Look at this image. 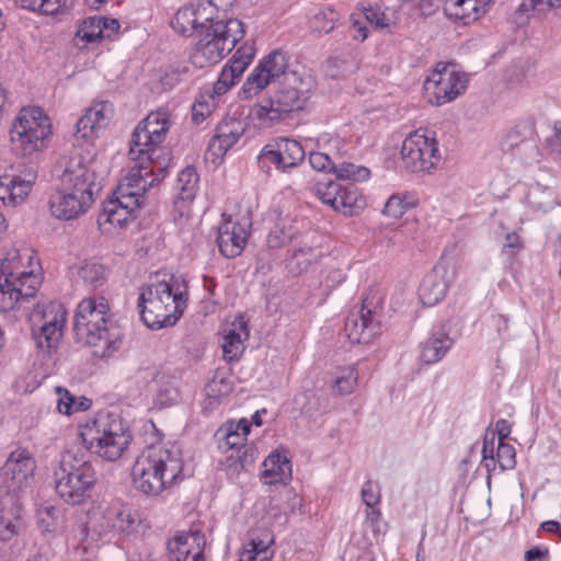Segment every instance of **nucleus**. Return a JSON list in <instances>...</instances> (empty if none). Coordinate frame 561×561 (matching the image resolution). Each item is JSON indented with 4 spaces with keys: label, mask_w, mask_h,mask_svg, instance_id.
I'll return each instance as SVG.
<instances>
[{
    "label": "nucleus",
    "mask_w": 561,
    "mask_h": 561,
    "mask_svg": "<svg viewBox=\"0 0 561 561\" xmlns=\"http://www.w3.org/2000/svg\"><path fill=\"white\" fill-rule=\"evenodd\" d=\"M27 176L18 174L0 175V199L3 205L15 207L26 199L35 180L33 174H27Z\"/></svg>",
    "instance_id": "b1692460"
},
{
    "label": "nucleus",
    "mask_w": 561,
    "mask_h": 561,
    "mask_svg": "<svg viewBox=\"0 0 561 561\" xmlns=\"http://www.w3.org/2000/svg\"><path fill=\"white\" fill-rule=\"evenodd\" d=\"M295 231L291 225L278 222L267 236V245L272 249H278L289 243L294 238Z\"/></svg>",
    "instance_id": "79ce46f5"
},
{
    "label": "nucleus",
    "mask_w": 561,
    "mask_h": 561,
    "mask_svg": "<svg viewBox=\"0 0 561 561\" xmlns=\"http://www.w3.org/2000/svg\"><path fill=\"white\" fill-rule=\"evenodd\" d=\"M21 505L13 496L0 502V540L11 539L21 526Z\"/></svg>",
    "instance_id": "7c9ffc66"
},
{
    "label": "nucleus",
    "mask_w": 561,
    "mask_h": 561,
    "mask_svg": "<svg viewBox=\"0 0 561 561\" xmlns=\"http://www.w3.org/2000/svg\"><path fill=\"white\" fill-rule=\"evenodd\" d=\"M51 134L50 118L37 106L23 107L10 130L13 150L22 157L44 150Z\"/></svg>",
    "instance_id": "9b49d317"
},
{
    "label": "nucleus",
    "mask_w": 561,
    "mask_h": 561,
    "mask_svg": "<svg viewBox=\"0 0 561 561\" xmlns=\"http://www.w3.org/2000/svg\"><path fill=\"white\" fill-rule=\"evenodd\" d=\"M33 339L37 348L50 353L56 350L66 323V310L57 301L38 306L31 316Z\"/></svg>",
    "instance_id": "f8f14e48"
},
{
    "label": "nucleus",
    "mask_w": 561,
    "mask_h": 561,
    "mask_svg": "<svg viewBox=\"0 0 561 561\" xmlns=\"http://www.w3.org/2000/svg\"><path fill=\"white\" fill-rule=\"evenodd\" d=\"M358 202L362 201L358 199L357 192L354 186L343 187L337 201H335L334 209L343 213L344 215L353 216L357 209L360 208Z\"/></svg>",
    "instance_id": "a19ab883"
},
{
    "label": "nucleus",
    "mask_w": 561,
    "mask_h": 561,
    "mask_svg": "<svg viewBox=\"0 0 561 561\" xmlns=\"http://www.w3.org/2000/svg\"><path fill=\"white\" fill-rule=\"evenodd\" d=\"M225 445L230 448V449H233V448H238L240 449L241 447L244 446V442L247 440V436L244 435V433H237V432H232V430H229V428H225Z\"/></svg>",
    "instance_id": "bf43d9fd"
},
{
    "label": "nucleus",
    "mask_w": 561,
    "mask_h": 561,
    "mask_svg": "<svg viewBox=\"0 0 561 561\" xmlns=\"http://www.w3.org/2000/svg\"><path fill=\"white\" fill-rule=\"evenodd\" d=\"M183 72L180 69L167 70L160 79V82L164 89H172L176 83L181 81Z\"/></svg>",
    "instance_id": "680f3d73"
},
{
    "label": "nucleus",
    "mask_w": 561,
    "mask_h": 561,
    "mask_svg": "<svg viewBox=\"0 0 561 561\" xmlns=\"http://www.w3.org/2000/svg\"><path fill=\"white\" fill-rule=\"evenodd\" d=\"M358 374L355 367L345 366L336 369L334 388L340 394H350L357 385Z\"/></svg>",
    "instance_id": "ea45409f"
},
{
    "label": "nucleus",
    "mask_w": 561,
    "mask_h": 561,
    "mask_svg": "<svg viewBox=\"0 0 561 561\" xmlns=\"http://www.w3.org/2000/svg\"><path fill=\"white\" fill-rule=\"evenodd\" d=\"M23 9L39 11L43 14H55L60 9V0H16Z\"/></svg>",
    "instance_id": "09e8293b"
},
{
    "label": "nucleus",
    "mask_w": 561,
    "mask_h": 561,
    "mask_svg": "<svg viewBox=\"0 0 561 561\" xmlns=\"http://www.w3.org/2000/svg\"><path fill=\"white\" fill-rule=\"evenodd\" d=\"M32 260V251L24 245L12 244L0 252V312L13 310L36 294L41 279L25 264Z\"/></svg>",
    "instance_id": "7ed1b4c3"
},
{
    "label": "nucleus",
    "mask_w": 561,
    "mask_h": 561,
    "mask_svg": "<svg viewBox=\"0 0 561 561\" xmlns=\"http://www.w3.org/2000/svg\"><path fill=\"white\" fill-rule=\"evenodd\" d=\"M491 0H445L444 12L449 20L469 24L485 13Z\"/></svg>",
    "instance_id": "bb28decb"
},
{
    "label": "nucleus",
    "mask_w": 561,
    "mask_h": 561,
    "mask_svg": "<svg viewBox=\"0 0 561 561\" xmlns=\"http://www.w3.org/2000/svg\"><path fill=\"white\" fill-rule=\"evenodd\" d=\"M344 332L351 343L367 344L381 333V324L376 313L363 305L358 311L347 316Z\"/></svg>",
    "instance_id": "412c9836"
},
{
    "label": "nucleus",
    "mask_w": 561,
    "mask_h": 561,
    "mask_svg": "<svg viewBox=\"0 0 561 561\" xmlns=\"http://www.w3.org/2000/svg\"><path fill=\"white\" fill-rule=\"evenodd\" d=\"M548 556H549L548 549H541V548L535 547L526 552L525 560L526 561H545L548 559Z\"/></svg>",
    "instance_id": "69168bd1"
},
{
    "label": "nucleus",
    "mask_w": 561,
    "mask_h": 561,
    "mask_svg": "<svg viewBox=\"0 0 561 561\" xmlns=\"http://www.w3.org/2000/svg\"><path fill=\"white\" fill-rule=\"evenodd\" d=\"M197 183L198 176L193 167H186L179 173L176 187L181 201L191 202L194 199L197 192Z\"/></svg>",
    "instance_id": "c9c22d12"
},
{
    "label": "nucleus",
    "mask_w": 561,
    "mask_h": 561,
    "mask_svg": "<svg viewBox=\"0 0 561 561\" xmlns=\"http://www.w3.org/2000/svg\"><path fill=\"white\" fill-rule=\"evenodd\" d=\"M36 469L34 458L25 450L11 453L0 470V479L7 493H16L30 484Z\"/></svg>",
    "instance_id": "6ab92c4d"
},
{
    "label": "nucleus",
    "mask_w": 561,
    "mask_h": 561,
    "mask_svg": "<svg viewBox=\"0 0 561 561\" xmlns=\"http://www.w3.org/2000/svg\"><path fill=\"white\" fill-rule=\"evenodd\" d=\"M401 157L411 172H430L440 160L437 140L421 129L410 133L402 142Z\"/></svg>",
    "instance_id": "4468645a"
},
{
    "label": "nucleus",
    "mask_w": 561,
    "mask_h": 561,
    "mask_svg": "<svg viewBox=\"0 0 561 561\" xmlns=\"http://www.w3.org/2000/svg\"><path fill=\"white\" fill-rule=\"evenodd\" d=\"M449 287L445 266H435L426 274L419 288V297L424 306H434L446 295Z\"/></svg>",
    "instance_id": "a878e982"
},
{
    "label": "nucleus",
    "mask_w": 561,
    "mask_h": 561,
    "mask_svg": "<svg viewBox=\"0 0 561 561\" xmlns=\"http://www.w3.org/2000/svg\"><path fill=\"white\" fill-rule=\"evenodd\" d=\"M244 64L230 60L221 70L218 79L224 83L226 82L230 87H233L234 83L240 79L242 73L244 72Z\"/></svg>",
    "instance_id": "603ef678"
},
{
    "label": "nucleus",
    "mask_w": 561,
    "mask_h": 561,
    "mask_svg": "<svg viewBox=\"0 0 561 561\" xmlns=\"http://www.w3.org/2000/svg\"><path fill=\"white\" fill-rule=\"evenodd\" d=\"M55 490L67 504L80 505L90 496L96 483L93 463L80 450H67L54 471Z\"/></svg>",
    "instance_id": "0eeeda50"
},
{
    "label": "nucleus",
    "mask_w": 561,
    "mask_h": 561,
    "mask_svg": "<svg viewBox=\"0 0 561 561\" xmlns=\"http://www.w3.org/2000/svg\"><path fill=\"white\" fill-rule=\"evenodd\" d=\"M216 14L217 5L211 0H201L181 8L171 25L179 34L197 36L217 18Z\"/></svg>",
    "instance_id": "f3484780"
},
{
    "label": "nucleus",
    "mask_w": 561,
    "mask_h": 561,
    "mask_svg": "<svg viewBox=\"0 0 561 561\" xmlns=\"http://www.w3.org/2000/svg\"><path fill=\"white\" fill-rule=\"evenodd\" d=\"M305 150L299 141L277 137L271 139L257 156L261 167L274 165L280 172H288L305 160Z\"/></svg>",
    "instance_id": "2eb2a0df"
},
{
    "label": "nucleus",
    "mask_w": 561,
    "mask_h": 561,
    "mask_svg": "<svg viewBox=\"0 0 561 561\" xmlns=\"http://www.w3.org/2000/svg\"><path fill=\"white\" fill-rule=\"evenodd\" d=\"M113 116V105L107 101L92 104L77 122L76 138L91 140L99 129L105 127Z\"/></svg>",
    "instance_id": "5701e85b"
},
{
    "label": "nucleus",
    "mask_w": 561,
    "mask_h": 561,
    "mask_svg": "<svg viewBox=\"0 0 561 561\" xmlns=\"http://www.w3.org/2000/svg\"><path fill=\"white\" fill-rule=\"evenodd\" d=\"M333 172L336 174L337 179L352 181H364L370 175L369 169L351 162H343L340 165H335Z\"/></svg>",
    "instance_id": "37998d69"
},
{
    "label": "nucleus",
    "mask_w": 561,
    "mask_h": 561,
    "mask_svg": "<svg viewBox=\"0 0 561 561\" xmlns=\"http://www.w3.org/2000/svg\"><path fill=\"white\" fill-rule=\"evenodd\" d=\"M75 399L66 391V398H60L58 401L57 409L60 413L70 415L73 412Z\"/></svg>",
    "instance_id": "338daca9"
},
{
    "label": "nucleus",
    "mask_w": 561,
    "mask_h": 561,
    "mask_svg": "<svg viewBox=\"0 0 561 561\" xmlns=\"http://www.w3.org/2000/svg\"><path fill=\"white\" fill-rule=\"evenodd\" d=\"M262 479L265 484L286 483L291 479V465L285 455L272 453L263 462Z\"/></svg>",
    "instance_id": "2f4dec72"
},
{
    "label": "nucleus",
    "mask_w": 561,
    "mask_h": 561,
    "mask_svg": "<svg viewBox=\"0 0 561 561\" xmlns=\"http://www.w3.org/2000/svg\"><path fill=\"white\" fill-rule=\"evenodd\" d=\"M411 207H413V204L407 201V196L393 194L385 204L383 214L393 218H399Z\"/></svg>",
    "instance_id": "49530a36"
},
{
    "label": "nucleus",
    "mask_w": 561,
    "mask_h": 561,
    "mask_svg": "<svg viewBox=\"0 0 561 561\" xmlns=\"http://www.w3.org/2000/svg\"><path fill=\"white\" fill-rule=\"evenodd\" d=\"M102 26V37H110L112 33H115L119 28V22L116 19L99 18Z\"/></svg>",
    "instance_id": "0e129e2a"
},
{
    "label": "nucleus",
    "mask_w": 561,
    "mask_h": 561,
    "mask_svg": "<svg viewBox=\"0 0 561 561\" xmlns=\"http://www.w3.org/2000/svg\"><path fill=\"white\" fill-rule=\"evenodd\" d=\"M453 345V340L443 331L434 332L422 346L421 358L425 364L439 362Z\"/></svg>",
    "instance_id": "f704fd0d"
},
{
    "label": "nucleus",
    "mask_w": 561,
    "mask_h": 561,
    "mask_svg": "<svg viewBox=\"0 0 561 561\" xmlns=\"http://www.w3.org/2000/svg\"><path fill=\"white\" fill-rule=\"evenodd\" d=\"M80 437L88 450L108 461L119 459L131 440L125 421L113 413L88 421L81 426Z\"/></svg>",
    "instance_id": "6e6552de"
},
{
    "label": "nucleus",
    "mask_w": 561,
    "mask_h": 561,
    "mask_svg": "<svg viewBox=\"0 0 561 561\" xmlns=\"http://www.w3.org/2000/svg\"><path fill=\"white\" fill-rule=\"evenodd\" d=\"M274 538L270 531L264 530L261 535L252 533L248 543L244 545L239 561H271L273 551L271 546Z\"/></svg>",
    "instance_id": "473e14b6"
},
{
    "label": "nucleus",
    "mask_w": 561,
    "mask_h": 561,
    "mask_svg": "<svg viewBox=\"0 0 561 561\" xmlns=\"http://www.w3.org/2000/svg\"><path fill=\"white\" fill-rule=\"evenodd\" d=\"M321 257V251L318 248L311 245L300 247L294 250L290 265L291 270L296 273L306 271L312 263L318 262Z\"/></svg>",
    "instance_id": "4c0bfd02"
},
{
    "label": "nucleus",
    "mask_w": 561,
    "mask_h": 561,
    "mask_svg": "<svg viewBox=\"0 0 561 561\" xmlns=\"http://www.w3.org/2000/svg\"><path fill=\"white\" fill-rule=\"evenodd\" d=\"M230 390V383L224 377L218 376H215L205 388L206 396L215 401L227 396Z\"/></svg>",
    "instance_id": "3c124183"
},
{
    "label": "nucleus",
    "mask_w": 561,
    "mask_h": 561,
    "mask_svg": "<svg viewBox=\"0 0 561 561\" xmlns=\"http://www.w3.org/2000/svg\"><path fill=\"white\" fill-rule=\"evenodd\" d=\"M524 248L520 237L515 232H510L505 236V243L503 244L502 252L514 259V256Z\"/></svg>",
    "instance_id": "13d9d810"
},
{
    "label": "nucleus",
    "mask_w": 561,
    "mask_h": 561,
    "mask_svg": "<svg viewBox=\"0 0 561 561\" xmlns=\"http://www.w3.org/2000/svg\"><path fill=\"white\" fill-rule=\"evenodd\" d=\"M302 67L290 68L287 53L276 49L265 56L249 75L242 87L244 98L249 99L270 84H275L289 73L301 72Z\"/></svg>",
    "instance_id": "ddd939ff"
},
{
    "label": "nucleus",
    "mask_w": 561,
    "mask_h": 561,
    "mask_svg": "<svg viewBox=\"0 0 561 561\" xmlns=\"http://www.w3.org/2000/svg\"><path fill=\"white\" fill-rule=\"evenodd\" d=\"M105 270L103 265L94 262L83 263L79 271V277L87 284L98 287L104 278Z\"/></svg>",
    "instance_id": "c03bdc74"
},
{
    "label": "nucleus",
    "mask_w": 561,
    "mask_h": 561,
    "mask_svg": "<svg viewBox=\"0 0 561 561\" xmlns=\"http://www.w3.org/2000/svg\"><path fill=\"white\" fill-rule=\"evenodd\" d=\"M180 396L175 387L171 385H163L157 391L156 403L160 407H170L178 402Z\"/></svg>",
    "instance_id": "864d4df0"
},
{
    "label": "nucleus",
    "mask_w": 561,
    "mask_h": 561,
    "mask_svg": "<svg viewBox=\"0 0 561 561\" xmlns=\"http://www.w3.org/2000/svg\"><path fill=\"white\" fill-rule=\"evenodd\" d=\"M342 188L343 186L340 183L327 178L317 179L312 186L314 194L333 209L335 207V201H337Z\"/></svg>",
    "instance_id": "e433bc0d"
},
{
    "label": "nucleus",
    "mask_w": 561,
    "mask_h": 561,
    "mask_svg": "<svg viewBox=\"0 0 561 561\" xmlns=\"http://www.w3.org/2000/svg\"><path fill=\"white\" fill-rule=\"evenodd\" d=\"M561 8V0H524L516 10L518 16L526 15L534 12H546L549 9Z\"/></svg>",
    "instance_id": "a18cd8bd"
},
{
    "label": "nucleus",
    "mask_w": 561,
    "mask_h": 561,
    "mask_svg": "<svg viewBox=\"0 0 561 561\" xmlns=\"http://www.w3.org/2000/svg\"><path fill=\"white\" fill-rule=\"evenodd\" d=\"M364 14H365L366 20L369 23L375 24L378 27L389 28L392 24L391 19L385 12L380 11L379 9H376V8L366 9Z\"/></svg>",
    "instance_id": "4d7b16f0"
},
{
    "label": "nucleus",
    "mask_w": 561,
    "mask_h": 561,
    "mask_svg": "<svg viewBox=\"0 0 561 561\" xmlns=\"http://www.w3.org/2000/svg\"><path fill=\"white\" fill-rule=\"evenodd\" d=\"M495 456L501 471L513 469L516 465L515 448L511 444L499 442Z\"/></svg>",
    "instance_id": "de8ad7c7"
},
{
    "label": "nucleus",
    "mask_w": 561,
    "mask_h": 561,
    "mask_svg": "<svg viewBox=\"0 0 561 561\" xmlns=\"http://www.w3.org/2000/svg\"><path fill=\"white\" fill-rule=\"evenodd\" d=\"M249 334L247 321L242 316H239L222 337L224 357L228 360L239 358L244 350L243 342L249 337Z\"/></svg>",
    "instance_id": "cd10ccee"
},
{
    "label": "nucleus",
    "mask_w": 561,
    "mask_h": 561,
    "mask_svg": "<svg viewBox=\"0 0 561 561\" xmlns=\"http://www.w3.org/2000/svg\"><path fill=\"white\" fill-rule=\"evenodd\" d=\"M362 500L367 507L377 506L380 502V491L378 485L371 481L365 482L362 488Z\"/></svg>",
    "instance_id": "6e6d98bb"
},
{
    "label": "nucleus",
    "mask_w": 561,
    "mask_h": 561,
    "mask_svg": "<svg viewBox=\"0 0 561 561\" xmlns=\"http://www.w3.org/2000/svg\"><path fill=\"white\" fill-rule=\"evenodd\" d=\"M186 286L174 277L148 285L138 298L141 320L153 330L174 325L186 306Z\"/></svg>",
    "instance_id": "423d86ee"
},
{
    "label": "nucleus",
    "mask_w": 561,
    "mask_h": 561,
    "mask_svg": "<svg viewBox=\"0 0 561 561\" xmlns=\"http://www.w3.org/2000/svg\"><path fill=\"white\" fill-rule=\"evenodd\" d=\"M73 330L78 341L91 346L96 357H108L121 347L123 334L113 322L104 297H88L79 302Z\"/></svg>",
    "instance_id": "f257e3e1"
},
{
    "label": "nucleus",
    "mask_w": 561,
    "mask_h": 561,
    "mask_svg": "<svg viewBox=\"0 0 561 561\" xmlns=\"http://www.w3.org/2000/svg\"><path fill=\"white\" fill-rule=\"evenodd\" d=\"M206 541L201 531L181 533L168 541L170 560L204 552Z\"/></svg>",
    "instance_id": "c85d7f7f"
},
{
    "label": "nucleus",
    "mask_w": 561,
    "mask_h": 561,
    "mask_svg": "<svg viewBox=\"0 0 561 561\" xmlns=\"http://www.w3.org/2000/svg\"><path fill=\"white\" fill-rule=\"evenodd\" d=\"M309 163L312 169L320 172L334 171V163L327 153L323 152H311L309 154Z\"/></svg>",
    "instance_id": "5fc2aeb1"
},
{
    "label": "nucleus",
    "mask_w": 561,
    "mask_h": 561,
    "mask_svg": "<svg viewBox=\"0 0 561 561\" xmlns=\"http://www.w3.org/2000/svg\"><path fill=\"white\" fill-rule=\"evenodd\" d=\"M99 16H91L84 20L76 33V45L80 46V42L85 46L95 43L102 38V26Z\"/></svg>",
    "instance_id": "58836bf2"
},
{
    "label": "nucleus",
    "mask_w": 561,
    "mask_h": 561,
    "mask_svg": "<svg viewBox=\"0 0 561 561\" xmlns=\"http://www.w3.org/2000/svg\"><path fill=\"white\" fill-rule=\"evenodd\" d=\"M106 518L113 530L124 534L135 531L141 523L139 512L126 505L110 508L106 513Z\"/></svg>",
    "instance_id": "72a5a7b5"
},
{
    "label": "nucleus",
    "mask_w": 561,
    "mask_h": 561,
    "mask_svg": "<svg viewBox=\"0 0 561 561\" xmlns=\"http://www.w3.org/2000/svg\"><path fill=\"white\" fill-rule=\"evenodd\" d=\"M254 55V47L252 45L244 44L243 46L237 49V51L234 53L230 60H237L244 64L243 66L245 70L249 64L252 61Z\"/></svg>",
    "instance_id": "052dcab7"
},
{
    "label": "nucleus",
    "mask_w": 561,
    "mask_h": 561,
    "mask_svg": "<svg viewBox=\"0 0 561 561\" xmlns=\"http://www.w3.org/2000/svg\"><path fill=\"white\" fill-rule=\"evenodd\" d=\"M94 199L89 194L70 192L60 186L49 197V210L51 215L61 220H70L88 211Z\"/></svg>",
    "instance_id": "4be33fe9"
},
{
    "label": "nucleus",
    "mask_w": 561,
    "mask_h": 561,
    "mask_svg": "<svg viewBox=\"0 0 561 561\" xmlns=\"http://www.w3.org/2000/svg\"><path fill=\"white\" fill-rule=\"evenodd\" d=\"M60 186L70 192H78L81 195L94 196L101 191V183L91 162L84 161L78 154L71 157L60 176Z\"/></svg>",
    "instance_id": "dca6fc26"
},
{
    "label": "nucleus",
    "mask_w": 561,
    "mask_h": 561,
    "mask_svg": "<svg viewBox=\"0 0 561 561\" xmlns=\"http://www.w3.org/2000/svg\"><path fill=\"white\" fill-rule=\"evenodd\" d=\"M170 128L169 115L164 111L150 113L133 133L128 156L135 164L153 169L161 181L167 175V164L160 161L161 147Z\"/></svg>",
    "instance_id": "1a4fd4ad"
},
{
    "label": "nucleus",
    "mask_w": 561,
    "mask_h": 561,
    "mask_svg": "<svg viewBox=\"0 0 561 561\" xmlns=\"http://www.w3.org/2000/svg\"><path fill=\"white\" fill-rule=\"evenodd\" d=\"M437 65V68L426 79L424 83L425 90L433 95L436 105H443L455 100L458 95L465 92L467 87V79L454 69Z\"/></svg>",
    "instance_id": "a211bd4d"
},
{
    "label": "nucleus",
    "mask_w": 561,
    "mask_h": 561,
    "mask_svg": "<svg viewBox=\"0 0 561 561\" xmlns=\"http://www.w3.org/2000/svg\"><path fill=\"white\" fill-rule=\"evenodd\" d=\"M547 147L551 152L561 154V124L554 125V133L547 140Z\"/></svg>",
    "instance_id": "e2e57ef3"
},
{
    "label": "nucleus",
    "mask_w": 561,
    "mask_h": 561,
    "mask_svg": "<svg viewBox=\"0 0 561 561\" xmlns=\"http://www.w3.org/2000/svg\"><path fill=\"white\" fill-rule=\"evenodd\" d=\"M496 433L499 435V442H505L512 431V425L506 420H499L495 424Z\"/></svg>",
    "instance_id": "774afa93"
},
{
    "label": "nucleus",
    "mask_w": 561,
    "mask_h": 561,
    "mask_svg": "<svg viewBox=\"0 0 561 561\" xmlns=\"http://www.w3.org/2000/svg\"><path fill=\"white\" fill-rule=\"evenodd\" d=\"M336 13L333 10L321 11L311 20V27L319 33L328 34L334 28Z\"/></svg>",
    "instance_id": "8fccbe9b"
},
{
    "label": "nucleus",
    "mask_w": 561,
    "mask_h": 561,
    "mask_svg": "<svg viewBox=\"0 0 561 561\" xmlns=\"http://www.w3.org/2000/svg\"><path fill=\"white\" fill-rule=\"evenodd\" d=\"M161 182L153 169L134 164L117 185L114 197L104 203L98 217L100 228L110 233L111 228H122L133 213L145 204V194Z\"/></svg>",
    "instance_id": "f03ea898"
},
{
    "label": "nucleus",
    "mask_w": 561,
    "mask_h": 561,
    "mask_svg": "<svg viewBox=\"0 0 561 561\" xmlns=\"http://www.w3.org/2000/svg\"><path fill=\"white\" fill-rule=\"evenodd\" d=\"M206 541L201 531L181 533L168 541L170 560L204 552Z\"/></svg>",
    "instance_id": "c756f323"
},
{
    "label": "nucleus",
    "mask_w": 561,
    "mask_h": 561,
    "mask_svg": "<svg viewBox=\"0 0 561 561\" xmlns=\"http://www.w3.org/2000/svg\"><path fill=\"white\" fill-rule=\"evenodd\" d=\"M244 131L245 124L241 119L234 117L222 119L209 142V151L216 157L224 156L240 139Z\"/></svg>",
    "instance_id": "393cba45"
},
{
    "label": "nucleus",
    "mask_w": 561,
    "mask_h": 561,
    "mask_svg": "<svg viewBox=\"0 0 561 561\" xmlns=\"http://www.w3.org/2000/svg\"><path fill=\"white\" fill-rule=\"evenodd\" d=\"M314 87L313 77L305 68H301V72L285 76L273 84V91L260 102L256 117L267 127L287 119L293 112L304 108Z\"/></svg>",
    "instance_id": "39448f33"
},
{
    "label": "nucleus",
    "mask_w": 561,
    "mask_h": 561,
    "mask_svg": "<svg viewBox=\"0 0 561 561\" xmlns=\"http://www.w3.org/2000/svg\"><path fill=\"white\" fill-rule=\"evenodd\" d=\"M182 471L179 449L151 446L136 459L131 477L137 490L147 495H158L182 480Z\"/></svg>",
    "instance_id": "20e7f679"
},
{
    "label": "nucleus",
    "mask_w": 561,
    "mask_h": 561,
    "mask_svg": "<svg viewBox=\"0 0 561 561\" xmlns=\"http://www.w3.org/2000/svg\"><path fill=\"white\" fill-rule=\"evenodd\" d=\"M250 226L248 219L237 221L231 216L224 215L217 236V244L224 256L232 259L242 253L249 237Z\"/></svg>",
    "instance_id": "aec40b11"
},
{
    "label": "nucleus",
    "mask_w": 561,
    "mask_h": 561,
    "mask_svg": "<svg viewBox=\"0 0 561 561\" xmlns=\"http://www.w3.org/2000/svg\"><path fill=\"white\" fill-rule=\"evenodd\" d=\"M243 23L238 19L227 21L216 18L197 35L191 60L195 67L204 68L219 62L244 36Z\"/></svg>",
    "instance_id": "9d476101"
}]
</instances>
